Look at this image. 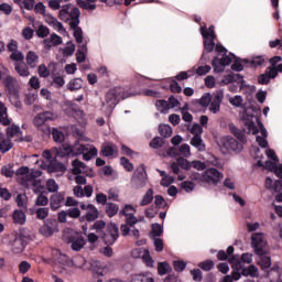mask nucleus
<instances>
[{"label":"nucleus","mask_w":282,"mask_h":282,"mask_svg":"<svg viewBox=\"0 0 282 282\" xmlns=\"http://www.w3.org/2000/svg\"><path fill=\"white\" fill-rule=\"evenodd\" d=\"M129 96H135V94L124 95V88L122 87L110 88L106 93L101 111H104V115L109 118V116L113 113V109H116L118 102H120V100H124V98H129Z\"/></svg>","instance_id":"f257e3e1"},{"label":"nucleus","mask_w":282,"mask_h":282,"mask_svg":"<svg viewBox=\"0 0 282 282\" xmlns=\"http://www.w3.org/2000/svg\"><path fill=\"white\" fill-rule=\"evenodd\" d=\"M61 21L68 23L69 28H78L80 25V9L72 6H62L58 14Z\"/></svg>","instance_id":"f03ea898"},{"label":"nucleus","mask_w":282,"mask_h":282,"mask_svg":"<svg viewBox=\"0 0 282 282\" xmlns=\"http://www.w3.org/2000/svg\"><path fill=\"white\" fill-rule=\"evenodd\" d=\"M216 52L218 54H223V56L221 58L215 57L212 62V65L214 67L215 74H221V72H224L226 67H228V65H230V63L237 58V56L232 53L228 55V50H226V47L221 46L220 44L216 45Z\"/></svg>","instance_id":"7ed1b4c3"},{"label":"nucleus","mask_w":282,"mask_h":282,"mask_svg":"<svg viewBox=\"0 0 282 282\" xmlns=\"http://www.w3.org/2000/svg\"><path fill=\"white\" fill-rule=\"evenodd\" d=\"M200 34L204 39V52L200 56V63H206V54H210L215 50V39L217 37L215 25H210L209 28L200 26Z\"/></svg>","instance_id":"20e7f679"},{"label":"nucleus","mask_w":282,"mask_h":282,"mask_svg":"<svg viewBox=\"0 0 282 282\" xmlns=\"http://www.w3.org/2000/svg\"><path fill=\"white\" fill-rule=\"evenodd\" d=\"M70 147L73 150V158L83 155L85 162H89V160L98 155V149L91 144H82L80 141H75Z\"/></svg>","instance_id":"39448f33"},{"label":"nucleus","mask_w":282,"mask_h":282,"mask_svg":"<svg viewBox=\"0 0 282 282\" xmlns=\"http://www.w3.org/2000/svg\"><path fill=\"white\" fill-rule=\"evenodd\" d=\"M63 241L70 245L72 250L75 252H80L85 248V238L80 234L74 231V229H66L63 232Z\"/></svg>","instance_id":"423d86ee"},{"label":"nucleus","mask_w":282,"mask_h":282,"mask_svg":"<svg viewBox=\"0 0 282 282\" xmlns=\"http://www.w3.org/2000/svg\"><path fill=\"white\" fill-rule=\"evenodd\" d=\"M42 175L43 172L40 170H32L29 175L22 178L21 184L24 186V188H33V193H41V191L45 188L39 178Z\"/></svg>","instance_id":"0eeeda50"},{"label":"nucleus","mask_w":282,"mask_h":282,"mask_svg":"<svg viewBox=\"0 0 282 282\" xmlns=\"http://www.w3.org/2000/svg\"><path fill=\"white\" fill-rule=\"evenodd\" d=\"M148 183L149 174H147V167L144 166V164H141L133 172L130 184L132 188H135V191H140V188H144Z\"/></svg>","instance_id":"6e6552de"},{"label":"nucleus","mask_w":282,"mask_h":282,"mask_svg":"<svg viewBox=\"0 0 282 282\" xmlns=\"http://www.w3.org/2000/svg\"><path fill=\"white\" fill-rule=\"evenodd\" d=\"M99 237H101L106 246H113L118 241V237H120V229L118 225L110 223L107 225L106 231Z\"/></svg>","instance_id":"1a4fd4ad"},{"label":"nucleus","mask_w":282,"mask_h":282,"mask_svg":"<svg viewBox=\"0 0 282 282\" xmlns=\"http://www.w3.org/2000/svg\"><path fill=\"white\" fill-rule=\"evenodd\" d=\"M221 180H224V173L215 167L206 169L200 176V182L204 184H214L215 186H217Z\"/></svg>","instance_id":"9d476101"},{"label":"nucleus","mask_w":282,"mask_h":282,"mask_svg":"<svg viewBox=\"0 0 282 282\" xmlns=\"http://www.w3.org/2000/svg\"><path fill=\"white\" fill-rule=\"evenodd\" d=\"M256 120H258L257 117H254V115L250 113L248 111V109L242 111L241 121L243 122V124L246 127L247 133H252V135H257V133H259V128L257 127V123L254 122Z\"/></svg>","instance_id":"9b49d317"},{"label":"nucleus","mask_w":282,"mask_h":282,"mask_svg":"<svg viewBox=\"0 0 282 282\" xmlns=\"http://www.w3.org/2000/svg\"><path fill=\"white\" fill-rule=\"evenodd\" d=\"M251 245L258 257H263V254H265V251L263 250V248L265 247V241L263 240V232L253 234L251 236Z\"/></svg>","instance_id":"f8f14e48"},{"label":"nucleus","mask_w":282,"mask_h":282,"mask_svg":"<svg viewBox=\"0 0 282 282\" xmlns=\"http://www.w3.org/2000/svg\"><path fill=\"white\" fill-rule=\"evenodd\" d=\"M229 263L231 264L232 272L231 276L235 281H239L241 276H243V263L239 260V256L235 254L229 259Z\"/></svg>","instance_id":"ddd939ff"},{"label":"nucleus","mask_w":282,"mask_h":282,"mask_svg":"<svg viewBox=\"0 0 282 282\" xmlns=\"http://www.w3.org/2000/svg\"><path fill=\"white\" fill-rule=\"evenodd\" d=\"M45 22L50 28H52L55 32H58V34H62V36H69L67 33V29L63 26V23L58 21V19L54 18L52 14H45L44 15Z\"/></svg>","instance_id":"4468645a"},{"label":"nucleus","mask_w":282,"mask_h":282,"mask_svg":"<svg viewBox=\"0 0 282 282\" xmlns=\"http://www.w3.org/2000/svg\"><path fill=\"white\" fill-rule=\"evenodd\" d=\"M224 101V90H217L213 94L209 102V111L212 113H219L221 111V102Z\"/></svg>","instance_id":"2eb2a0df"},{"label":"nucleus","mask_w":282,"mask_h":282,"mask_svg":"<svg viewBox=\"0 0 282 282\" xmlns=\"http://www.w3.org/2000/svg\"><path fill=\"white\" fill-rule=\"evenodd\" d=\"M2 83L6 87L7 93L10 96H19V82L17 80V78L7 75Z\"/></svg>","instance_id":"dca6fc26"},{"label":"nucleus","mask_w":282,"mask_h":282,"mask_svg":"<svg viewBox=\"0 0 282 282\" xmlns=\"http://www.w3.org/2000/svg\"><path fill=\"white\" fill-rule=\"evenodd\" d=\"M167 155H170V158H177V155H182L183 158H191V145L184 143L181 147H173L167 150Z\"/></svg>","instance_id":"f3484780"},{"label":"nucleus","mask_w":282,"mask_h":282,"mask_svg":"<svg viewBox=\"0 0 282 282\" xmlns=\"http://www.w3.org/2000/svg\"><path fill=\"white\" fill-rule=\"evenodd\" d=\"M44 50L50 52L53 47H58V45H63V37L56 33H51L48 37L43 40Z\"/></svg>","instance_id":"a211bd4d"},{"label":"nucleus","mask_w":282,"mask_h":282,"mask_svg":"<svg viewBox=\"0 0 282 282\" xmlns=\"http://www.w3.org/2000/svg\"><path fill=\"white\" fill-rule=\"evenodd\" d=\"M26 246L28 242L25 241V236L18 235L11 243V250L12 252H14V254H21V252L25 250Z\"/></svg>","instance_id":"6ab92c4d"},{"label":"nucleus","mask_w":282,"mask_h":282,"mask_svg":"<svg viewBox=\"0 0 282 282\" xmlns=\"http://www.w3.org/2000/svg\"><path fill=\"white\" fill-rule=\"evenodd\" d=\"M224 144L229 151H234L235 153H241L246 143H242L241 141L239 142L235 138H225Z\"/></svg>","instance_id":"aec40b11"},{"label":"nucleus","mask_w":282,"mask_h":282,"mask_svg":"<svg viewBox=\"0 0 282 282\" xmlns=\"http://www.w3.org/2000/svg\"><path fill=\"white\" fill-rule=\"evenodd\" d=\"M276 78V70L268 67L265 72L258 76L259 85H270V80Z\"/></svg>","instance_id":"412c9836"},{"label":"nucleus","mask_w":282,"mask_h":282,"mask_svg":"<svg viewBox=\"0 0 282 282\" xmlns=\"http://www.w3.org/2000/svg\"><path fill=\"white\" fill-rule=\"evenodd\" d=\"M98 0H77V6L82 8V10H86L87 12H94L98 6L96 4ZM101 3H107L108 0H99Z\"/></svg>","instance_id":"4be33fe9"},{"label":"nucleus","mask_w":282,"mask_h":282,"mask_svg":"<svg viewBox=\"0 0 282 282\" xmlns=\"http://www.w3.org/2000/svg\"><path fill=\"white\" fill-rule=\"evenodd\" d=\"M259 122V127H260V133L261 135H257L256 137V141L259 144V147H261V149H268L269 143H268V130L265 129V127H263V123H261V121Z\"/></svg>","instance_id":"5701e85b"},{"label":"nucleus","mask_w":282,"mask_h":282,"mask_svg":"<svg viewBox=\"0 0 282 282\" xmlns=\"http://www.w3.org/2000/svg\"><path fill=\"white\" fill-rule=\"evenodd\" d=\"M54 115L50 111L41 112L33 119L34 127L41 128L45 124L46 120H53Z\"/></svg>","instance_id":"b1692460"},{"label":"nucleus","mask_w":282,"mask_h":282,"mask_svg":"<svg viewBox=\"0 0 282 282\" xmlns=\"http://www.w3.org/2000/svg\"><path fill=\"white\" fill-rule=\"evenodd\" d=\"M101 155L104 158H118V148L113 143H105L101 147Z\"/></svg>","instance_id":"393cba45"},{"label":"nucleus","mask_w":282,"mask_h":282,"mask_svg":"<svg viewBox=\"0 0 282 282\" xmlns=\"http://www.w3.org/2000/svg\"><path fill=\"white\" fill-rule=\"evenodd\" d=\"M12 220L15 226H25V221H28V216L22 209H14L12 213Z\"/></svg>","instance_id":"a878e982"},{"label":"nucleus","mask_w":282,"mask_h":282,"mask_svg":"<svg viewBox=\"0 0 282 282\" xmlns=\"http://www.w3.org/2000/svg\"><path fill=\"white\" fill-rule=\"evenodd\" d=\"M63 202H65V195L61 193L53 194L50 198V205L52 210H58V208L63 206Z\"/></svg>","instance_id":"bb28decb"},{"label":"nucleus","mask_w":282,"mask_h":282,"mask_svg":"<svg viewBox=\"0 0 282 282\" xmlns=\"http://www.w3.org/2000/svg\"><path fill=\"white\" fill-rule=\"evenodd\" d=\"M25 61H26V65L31 69H36V67L39 66V62H40L39 54L34 51H29L26 53Z\"/></svg>","instance_id":"cd10ccee"},{"label":"nucleus","mask_w":282,"mask_h":282,"mask_svg":"<svg viewBox=\"0 0 282 282\" xmlns=\"http://www.w3.org/2000/svg\"><path fill=\"white\" fill-rule=\"evenodd\" d=\"M265 188L269 191H274V193H281L282 182L276 180L275 182L271 177L265 178Z\"/></svg>","instance_id":"c85d7f7f"},{"label":"nucleus","mask_w":282,"mask_h":282,"mask_svg":"<svg viewBox=\"0 0 282 282\" xmlns=\"http://www.w3.org/2000/svg\"><path fill=\"white\" fill-rule=\"evenodd\" d=\"M242 276H250V279H259V268L254 264L242 267Z\"/></svg>","instance_id":"c756f323"},{"label":"nucleus","mask_w":282,"mask_h":282,"mask_svg":"<svg viewBox=\"0 0 282 282\" xmlns=\"http://www.w3.org/2000/svg\"><path fill=\"white\" fill-rule=\"evenodd\" d=\"M66 170L65 164L56 161V159H53V161L48 163V171L51 173H65Z\"/></svg>","instance_id":"7c9ffc66"},{"label":"nucleus","mask_w":282,"mask_h":282,"mask_svg":"<svg viewBox=\"0 0 282 282\" xmlns=\"http://www.w3.org/2000/svg\"><path fill=\"white\" fill-rule=\"evenodd\" d=\"M229 129L232 135H235V138H237L239 142H241L242 144H246V142H248L246 133L241 129L237 128L235 124H229Z\"/></svg>","instance_id":"2f4dec72"},{"label":"nucleus","mask_w":282,"mask_h":282,"mask_svg":"<svg viewBox=\"0 0 282 282\" xmlns=\"http://www.w3.org/2000/svg\"><path fill=\"white\" fill-rule=\"evenodd\" d=\"M12 121L8 117V108L6 105L0 102V124H3V127H10Z\"/></svg>","instance_id":"473e14b6"},{"label":"nucleus","mask_w":282,"mask_h":282,"mask_svg":"<svg viewBox=\"0 0 282 282\" xmlns=\"http://www.w3.org/2000/svg\"><path fill=\"white\" fill-rule=\"evenodd\" d=\"M72 166H73V170H72L73 175H80V174L85 173V170L87 169V165L78 159H75L72 162Z\"/></svg>","instance_id":"72a5a7b5"},{"label":"nucleus","mask_w":282,"mask_h":282,"mask_svg":"<svg viewBox=\"0 0 282 282\" xmlns=\"http://www.w3.org/2000/svg\"><path fill=\"white\" fill-rule=\"evenodd\" d=\"M242 63L245 65H249V67H261L265 63V57L259 55L252 57V59H242Z\"/></svg>","instance_id":"f704fd0d"},{"label":"nucleus","mask_w":282,"mask_h":282,"mask_svg":"<svg viewBox=\"0 0 282 282\" xmlns=\"http://www.w3.org/2000/svg\"><path fill=\"white\" fill-rule=\"evenodd\" d=\"M14 69L17 74H19V76H22L24 78H28V76H30V68L28 67V64H25V62L14 64Z\"/></svg>","instance_id":"c9c22d12"},{"label":"nucleus","mask_w":282,"mask_h":282,"mask_svg":"<svg viewBox=\"0 0 282 282\" xmlns=\"http://www.w3.org/2000/svg\"><path fill=\"white\" fill-rule=\"evenodd\" d=\"M189 144L194 147V149H197V151L204 152L206 151V144L204 143V140L202 139V135H195L189 141Z\"/></svg>","instance_id":"e433bc0d"},{"label":"nucleus","mask_w":282,"mask_h":282,"mask_svg":"<svg viewBox=\"0 0 282 282\" xmlns=\"http://www.w3.org/2000/svg\"><path fill=\"white\" fill-rule=\"evenodd\" d=\"M130 282H155L149 273L132 274Z\"/></svg>","instance_id":"4c0bfd02"},{"label":"nucleus","mask_w":282,"mask_h":282,"mask_svg":"<svg viewBox=\"0 0 282 282\" xmlns=\"http://www.w3.org/2000/svg\"><path fill=\"white\" fill-rule=\"evenodd\" d=\"M66 87L69 91H78L79 89H83V78L70 79Z\"/></svg>","instance_id":"58836bf2"},{"label":"nucleus","mask_w":282,"mask_h":282,"mask_svg":"<svg viewBox=\"0 0 282 282\" xmlns=\"http://www.w3.org/2000/svg\"><path fill=\"white\" fill-rule=\"evenodd\" d=\"M86 58H87V44L78 45V50L76 52L77 63H85Z\"/></svg>","instance_id":"ea45409f"},{"label":"nucleus","mask_w":282,"mask_h":282,"mask_svg":"<svg viewBox=\"0 0 282 282\" xmlns=\"http://www.w3.org/2000/svg\"><path fill=\"white\" fill-rule=\"evenodd\" d=\"M88 208L89 209H88L87 214L85 215L86 221H96L98 218V215H99L98 208L95 207L94 204H90Z\"/></svg>","instance_id":"a19ab883"},{"label":"nucleus","mask_w":282,"mask_h":282,"mask_svg":"<svg viewBox=\"0 0 282 282\" xmlns=\"http://www.w3.org/2000/svg\"><path fill=\"white\" fill-rule=\"evenodd\" d=\"M56 155H57V158H67V155L73 156L72 145L63 144L62 147L56 149Z\"/></svg>","instance_id":"79ce46f5"},{"label":"nucleus","mask_w":282,"mask_h":282,"mask_svg":"<svg viewBox=\"0 0 282 282\" xmlns=\"http://www.w3.org/2000/svg\"><path fill=\"white\" fill-rule=\"evenodd\" d=\"M258 265H260L261 270H270L272 268V258L263 254L260 256Z\"/></svg>","instance_id":"37998d69"},{"label":"nucleus","mask_w":282,"mask_h":282,"mask_svg":"<svg viewBox=\"0 0 282 282\" xmlns=\"http://www.w3.org/2000/svg\"><path fill=\"white\" fill-rule=\"evenodd\" d=\"M12 147H14V143H12V139L10 138H3L0 141V151L1 153H8V151H11Z\"/></svg>","instance_id":"c03bdc74"},{"label":"nucleus","mask_w":282,"mask_h":282,"mask_svg":"<svg viewBox=\"0 0 282 282\" xmlns=\"http://www.w3.org/2000/svg\"><path fill=\"white\" fill-rule=\"evenodd\" d=\"M120 207L116 203H107L106 204V215L108 217H116V214L119 213Z\"/></svg>","instance_id":"a18cd8bd"},{"label":"nucleus","mask_w":282,"mask_h":282,"mask_svg":"<svg viewBox=\"0 0 282 282\" xmlns=\"http://www.w3.org/2000/svg\"><path fill=\"white\" fill-rule=\"evenodd\" d=\"M21 127H19L18 124H11L7 128V138H9L10 140H12V138L17 135H21Z\"/></svg>","instance_id":"49530a36"},{"label":"nucleus","mask_w":282,"mask_h":282,"mask_svg":"<svg viewBox=\"0 0 282 282\" xmlns=\"http://www.w3.org/2000/svg\"><path fill=\"white\" fill-rule=\"evenodd\" d=\"M186 129L194 137L195 135L202 137V134L204 133V128L199 123H194L192 126L189 123V124H187Z\"/></svg>","instance_id":"de8ad7c7"},{"label":"nucleus","mask_w":282,"mask_h":282,"mask_svg":"<svg viewBox=\"0 0 282 282\" xmlns=\"http://www.w3.org/2000/svg\"><path fill=\"white\" fill-rule=\"evenodd\" d=\"M141 257L148 268H154L155 261L153 260V257H151V252L149 251V249H144Z\"/></svg>","instance_id":"09e8293b"},{"label":"nucleus","mask_w":282,"mask_h":282,"mask_svg":"<svg viewBox=\"0 0 282 282\" xmlns=\"http://www.w3.org/2000/svg\"><path fill=\"white\" fill-rule=\"evenodd\" d=\"M35 195H37L35 199V206H47V204H50V198H47L43 191L35 193Z\"/></svg>","instance_id":"8fccbe9b"},{"label":"nucleus","mask_w":282,"mask_h":282,"mask_svg":"<svg viewBox=\"0 0 282 282\" xmlns=\"http://www.w3.org/2000/svg\"><path fill=\"white\" fill-rule=\"evenodd\" d=\"M162 235H164V228L162 227V225L158 223L152 224V231H151L152 239H158L162 237Z\"/></svg>","instance_id":"3c124183"},{"label":"nucleus","mask_w":282,"mask_h":282,"mask_svg":"<svg viewBox=\"0 0 282 282\" xmlns=\"http://www.w3.org/2000/svg\"><path fill=\"white\" fill-rule=\"evenodd\" d=\"M173 269L171 268V264L169 262H159L158 264V272L160 276H164L165 274H169Z\"/></svg>","instance_id":"603ef678"},{"label":"nucleus","mask_w":282,"mask_h":282,"mask_svg":"<svg viewBox=\"0 0 282 282\" xmlns=\"http://www.w3.org/2000/svg\"><path fill=\"white\" fill-rule=\"evenodd\" d=\"M52 137L54 142H56L57 144H63V142H65V134L63 133V131L56 128L52 129Z\"/></svg>","instance_id":"864d4df0"},{"label":"nucleus","mask_w":282,"mask_h":282,"mask_svg":"<svg viewBox=\"0 0 282 282\" xmlns=\"http://www.w3.org/2000/svg\"><path fill=\"white\" fill-rule=\"evenodd\" d=\"M159 133L162 135V138H171V135H173V128H171L169 124H160Z\"/></svg>","instance_id":"5fc2aeb1"},{"label":"nucleus","mask_w":282,"mask_h":282,"mask_svg":"<svg viewBox=\"0 0 282 282\" xmlns=\"http://www.w3.org/2000/svg\"><path fill=\"white\" fill-rule=\"evenodd\" d=\"M70 30H74L73 36L78 45H87V43L83 42V29L77 25L76 28H70Z\"/></svg>","instance_id":"6e6d98bb"},{"label":"nucleus","mask_w":282,"mask_h":282,"mask_svg":"<svg viewBox=\"0 0 282 282\" xmlns=\"http://www.w3.org/2000/svg\"><path fill=\"white\" fill-rule=\"evenodd\" d=\"M153 188L148 189L140 202V206H149L153 202Z\"/></svg>","instance_id":"4d7b16f0"},{"label":"nucleus","mask_w":282,"mask_h":282,"mask_svg":"<svg viewBox=\"0 0 282 282\" xmlns=\"http://www.w3.org/2000/svg\"><path fill=\"white\" fill-rule=\"evenodd\" d=\"M155 107L158 111H160V113H169V109H171L169 106V101L164 99L156 100Z\"/></svg>","instance_id":"13d9d810"},{"label":"nucleus","mask_w":282,"mask_h":282,"mask_svg":"<svg viewBox=\"0 0 282 282\" xmlns=\"http://www.w3.org/2000/svg\"><path fill=\"white\" fill-rule=\"evenodd\" d=\"M15 202L19 208H22V210H28V196L25 194H19Z\"/></svg>","instance_id":"bf43d9fd"},{"label":"nucleus","mask_w":282,"mask_h":282,"mask_svg":"<svg viewBox=\"0 0 282 282\" xmlns=\"http://www.w3.org/2000/svg\"><path fill=\"white\" fill-rule=\"evenodd\" d=\"M105 228H107V223L105 220H97L91 226L90 230H96L97 235L100 237V235H102V230H105Z\"/></svg>","instance_id":"052dcab7"},{"label":"nucleus","mask_w":282,"mask_h":282,"mask_svg":"<svg viewBox=\"0 0 282 282\" xmlns=\"http://www.w3.org/2000/svg\"><path fill=\"white\" fill-rule=\"evenodd\" d=\"M35 215L37 219L45 221V219H47V217L50 216V208L40 207L35 210Z\"/></svg>","instance_id":"680f3d73"},{"label":"nucleus","mask_w":282,"mask_h":282,"mask_svg":"<svg viewBox=\"0 0 282 282\" xmlns=\"http://www.w3.org/2000/svg\"><path fill=\"white\" fill-rule=\"evenodd\" d=\"M10 58L14 62V65H17L18 63H23L25 61V55H23V52L21 51H14L11 53Z\"/></svg>","instance_id":"e2e57ef3"},{"label":"nucleus","mask_w":282,"mask_h":282,"mask_svg":"<svg viewBox=\"0 0 282 282\" xmlns=\"http://www.w3.org/2000/svg\"><path fill=\"white\" fill-rule=\"evenodd\" d=\"M40 232L44 237H52V235H54V232H56V227H52L50 225H44L40 228Z\"/></svg>","instance_id":"0e129e2a"},{"label":"nucleus","mask_w":282,"mask_h":282,"mask_svg":"<svg viewBox=\"0 0 282 282\" xmlns=\"http://www.w3.org/2000/svg\"><path fill=\"white\" fill-rule=\"evenodd\" d=\"M212 100H213V95H210V93H206L198 100V105H200V107H209Z\"/></svg>","instance_id":"69168bd1"},{"label":"nucleus","mask_w":282,"mask_h":282,"mask_svg":"<svg viewBox=\"0 0 282 282\" xmlns=\"http://www.w3.org/2000/svg\"><path fill=\"white\" fill-rule=\"evenodd\" d=\"M50 34V28L41 24L36 30V36L37 39H47V35Z\"/></svg>","instance_id":"338daca9"},{"label":"nucleus","mask_w":282,"mask_h":282,"mask_svg":"<svg viewBox=\"0 0 282 282\" xmlns=\"http://www.w3.org/2000/svg\"><path fill=\"white\" fill-rule=\"evenodd\" d=\"M46 188L48 193H58V185L54 178L46 181Z\"/></svg>","instance_id":"774afa93"}]
</instances>
